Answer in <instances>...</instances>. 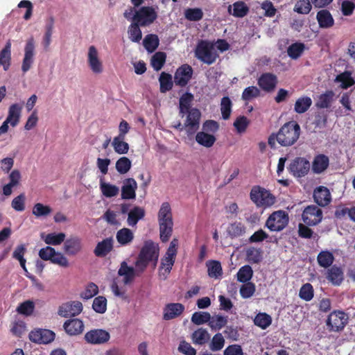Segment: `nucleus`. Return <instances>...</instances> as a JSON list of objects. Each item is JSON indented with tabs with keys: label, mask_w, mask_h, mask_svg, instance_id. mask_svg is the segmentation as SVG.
Instances as JSON below:
<instances>
[{
	"label": "nucleus",
	"mask_w": 355,
	"mask_h": 355,
	"mask_svg": "<svg viewBox=\"0 0 355 355\" xmlns=\"http://www.w3.org/2000/svg\"><path fill=\"white\" fill-rule=\"evenodd\" d=\"M140 274L135 268L128 266L125 262H122L118 270L119 277L116 278L111 285V289L115 296L125 297V286L131 284L135 277Z\"/></svg>",
	"instance_id": "nucleus-1"
},
{
	"label": "nucleus",
	"mask_w": 355,
	"mask_h": 355,
	"mask_svg": "<svg viewBox=\"0 0 355 355\" xmlns=\"http://www.w3.org/2000/svg\"><path fill=\"white\" fill-rule=\"evenodd\" d=\"M159 252L158 244L151 241H146L135 263L137 271L142 273L150 263H153V267L155 268L159 257Z\"/></svg>",
	"instance_id": "nucleus-2"
},
{
	"label": "nucleus",
	"mask_w": 355,
	"mask_h": 355,
	"mask_svg": "<svg viewBox=\"0 0 355 355\" xmlns=\"http://www.w3.org/2000/svg\"><path fill=\"white\" fill-rule=\"evenodd\" d=\"M179 245L178 239H173L164 256L161 259L159 268V277L161 279L165 280L170 274L174 265Z\"/></svg>",
	"instance_id": "nucleus-3"
},
{
	"label": "nucleus",
	"mask_w": 355,
	"mask_h": 355,
	"mask_svg": "<svg viewBox=\"0 0 355 355\" xmlns=\"http://www.w3.org/2000/svg\"><path fill=\"white\" fill-rule=\"evenodd\" d=\"M300 135V127L295 121L285 123L276 135L277 141L283 146H289L294 144Z\"/></svg>",
	"instance_id": "nucleus-4"
},
{
	"label": "nucleus",
	"mask_w": 355,
	"mask_h": 355,
	"mask_svg": "<svg viewBox=\"0 0 355 355\" xmlns=\"http://www.w3.org/2000/svg\"><path fill=\"white\" fill-rule=\"evenodd\" d=\"M195 54L198 60L208 64L214 62L218 56L214 43L205 40L198 43Z\"/></svg>",
	"instance_id": "nucleus-5"
},
{
	"label": "nucleus",
	"mask_w": 355,
	"mask_h": 355,
	"mask_svg": "<svg viewBox=\"0 0 355 355\" xmlns=\"http://www.w3.org/2000/svg\"><path fill=\"white\" fill-rule=\"evenodd\" d=\"M86 58L87 67L93 74L100 75L103 73V61L99 50L94 45L88 47Z\"/></svg>",
	"instance_id": "nucleus-6"
},
{
	"label": "nucleus",
	"mask_w": 355,
	"mask_h": 355,
	"mask_svg": "<svg viewBox=\"0 0 355 355\" xmlns=\"http://www.w3.org/2000/svg\"><path fill=\"white\" fill-rule=\"evenodd\" d=\"M22 108L23 105L19 103L12 104L8 107L6 119L0 126V136L8 132L9 125L15 128L19 124L21 116Z\"/></svg>",
	"instance_id": "nucleus-7"
},
{
	"label": "nucleus",
	"mask_w": 355,
	"mask_h": 355,
	"mask_svg": "<svg viewBox=\"0 0 355 355\" xmlns=\"http://www.w3.org/2000/svg\"><path fill=\"white\" fill-rule=\"evenodd\" d=\"M250 198L257 207H268L275 202V196L269 191L261 187H254L252 189Z\"/></svg>",
	"instance_id": "nucleus-8"
},
{
	"label": "nucleus",
	"mask_w": 355,
	"mask_h": 355,
	"mask_svg": "<svg viewBox=\"0 0 355 355\" xmlns=\"http://www.w3.org/2000/svg\"><path fill=\"white\" fill-rule=\"evenodd\" d=\"M288 221V213L283 210H278L269 216L266 220V226L272 232H280L287 226Z\"/></svg>",
	"instance_id": "nucleus-9"
},
{
	"label": "nucleus",
	"mask_w": 355,
	"mask_h": 355,
	"mask_svg": "<svg viewBox=\"0 0 355 355\" xmlns=\"http://www.w3.org/2000/svg\"><path fill=\"white\" fill-rule=\"evenodd\" d=\"M39 257L44 261H50L54 264L67 268L69 266L67 258L61 252L55 251L54 248L46 246L40 250Z\"/></svg>",
	"instance_id": "nucleus-10"
},
{
	"label": "nucleus",
	"mask_w": 355,
	"mask_h": 355,
	"mask_svg": "<svg viewBox=\"0 0 355 355\" xmlns=\"http://www.w3.org/2000/svg\"><path fill=\"white\" fill-rule=\"evenodd\" d=\"M36 43L33 36L28 38L24 48V58L21 63V71L27 72L34 63Z\"/></svg>",
	"instance_id": "nucleus-11"
},
{
	"label": "nucleus",
	"mask_w": 355,
	"mask_h": 355,
	"mask_svg": "<svg viewBox=\"0 0 355 355\" xmlns=\"http://www.w3.org/2000/svg\"><path fill=\"white\" fill-rule=\"evenodd\" d=\"M157 17V11L153 6H143L136 12V22L141 26L153 24Z\"/></svg>",
	"instance_id": "nucleus-12"
},
{
	"label": "nucleus",
	"mask_w": 355,
	"mask_h": 355,
	"mask_svg": "<svg viewBox=\"0 0 355 355\" xmlns=\"http://www.w3.org/2000/svg\"><path fill=\"white\" fill-rule=\"evenodd\" d=\"M348 316L341 311H335L331 312L327 321V325L331 331H338L342 330L347 324Z\"/></svg>",
	"instance_id": "nucleus-13"
},
{
	"label": "nucleus",
	"mask_w": 355,
	"mask_h": 355,
	"mask_svg": "<svg viewBox=\"0 0 355 355\" xmlns=\"http://www.w3.org/2000/svg\"><path fill=\"white\" fill-rule=\"evenodd\" d=\"M83 304L79 301H70L60 305L58 314L64 318L73 317L79 315L83 311Z\"/></svg>",
	"instance_id": "nucleus-14"
},
{
	"label": "nucleus",
	"mask_w": 355,
	"mask_h": 355,
	"mask_svg": "<svg viewBox=\"0 0 355 355\" xmlns=\"http://www.w3.org/2000/svg\"><path fill=\"white\" fill-rule=\"evenodd\" d=\"M322 218V210L315 205L306 207L302 213V220L307 225H315Z\"/></svg>",
	"instance_id": "nucleus-15"
},
{
	"label": "nucleus",
	"mask_w": 355,
	"mask_h": 355,
	"mask_svg": "<svg viewBox=\"0 0 355 355\" xmlns=\"http://www.w3.org/2000/svg\"><path fill=\"white\" fill-rule=\"evenodd\" d=\"M110 334L104 329H93L85 334V340L92 345H102L109 341Z\"/></svg>",
	"instance_id": "nucleus-16"
},
{
	"label": "nucleus",
	"mask_w": 355,
	"mask_h": 355,
	"mask_svg": "<svg viewBox=\"0 0 355 355\" xmlns=\"http://www.w3.org/2000/svg\"><path fill=\"white\" fill-rule=\"evenodd\" d=\"M310 169V163L304 158L295 159L289 166L290 172L296 177L304 176Z\"/></svg>",
	"instance_id": "nucleus-17"
},
{
	"label": "nucleus",
	"mask_w": 355,
	"mask_h": 355,
	"mask_svg": "<svg viewBox=\"0 0 355 355\" xmlns=\"http://www.w3.org/2000/svg\"><path fill=\"white\" fill-rule=\"evenodd\" d=\"M187 113L184 127L188 135H193L199 128L200 112L198 109L193 108Z\"/></svg>",
	"instance_id": "nucleus-18"
},
{
	"label": "nucleus",
	"mask_w": 355,
	"mask_h": 355,
	"mask_svg": "<svg viewBox=\"0 0 355 355\" xmlns=\"http://www.w3.org/2000/svg\"><path fill=\"white\" fill-rule=\"evenodd\" d=\"M29 339L36 343L48 344L55 339V334L49 329H37L29 334Z\"/></svg>",
	"instance_id": "nucleus-19"
},
{
	"label": "nucleus",
	"mask_w": 355,
	"mask_h": 355,
	"mask_svg": "<svg viewBox=\"0 0 355 355\" xmlns=\"http://www.w3.org/2000/svg\"><path fill=\"white\" fill-rule=\"evenodd\" d=\"M184 311V306L181 303L167 304L163 309V318L171 320L180 316Z\"/></svg>",
	"instance_id": "nucleus-20"
},
{
	"label": "nucleus",
	"mask_w": 355,
	"mask_h": 355,
	"mask_svg": "<svg viewBox=\"0 0 355 355\" xmlns=\"http://www.w3.org/2000/svg\"><path fill=\"white\" fill-rule=\"evenodd\" d=\"M193 70L187 64H184L179 67L175 74L174 81L177 85L184 86L191 78Z\"/></svg>",
	"instance_id": "nucleus-21"
},
{
	"label": "nucleus",
	"mask_w": 355,
	"mask_h": 355,
	"mask_svg": "<svg viewBox=\"0 0 355 355\" xmlns=\"http://www.w3.org/2000/svg\"><path fill=\"white\" fill-rule=\"evenodd\" d=\"M63 250L69 256H74L82 250L81 239L77 236H71L64 243Z\"/></svg>",
	"instance_id": "nucleus-22"
},
{
	"label": "nucleus",
	"mask_w": 355,
	"mask_h": 355,
	"mask_svg": "<svg viewBox=\"0 0 355 355\" xmlns=\"http://www.w3.org/2000/svg\"><path fill=\"white\" fill-rule=\"evenodd\" d=\"M277 83V76L270 73H263L258 80L259 87L266 92L273 91Z\"/></svg>",
	"instance_id": "nucleus-23"
},
{
	"label": "nucleus",
	"mask_w": 355,
	"mask_h": 355,
	"mask_svg": "<svg viewBox=\"0 0 355 355\" xmlns=\"http://www.w3.org/2000/svg\"><path fill=\"white\" fill-rule=\"evenodd\" d=\"M137 182L133 178H128L123 182L121 188V198L123 199H134L136 197Z\"/></svg>",
	"instance_id": "nucleus-24"
},
{
	"label": "nucleus",
	"mask_w": 355,
	"mask_h": 355,
	"mask_svg": "<svg viewBox=\"0 0 355 355\" xmlns=\"http://www.w3.org/2000/svg\"><path fill=\"white\" fill-rule=\"evenodd\" d=\"M63 327L66 332L71 336L80 334L84 330L83 322L77 318L66 321Z\"/></svg>",
	"instance_id": "nucleus-25"
},
{
	"label": "nucleus",
	"mask_w": 355,
	"mask_h": 355,
	"mask_svg": "<svg viewBox=\"0 0 355 355\" xmlns=\"http://www.w3.org/2000/svg\"><path fill=\"white\" fill-rule=\"evenodd\" d=\"M313 198L315 202L320 206H326L331 202V194L324 187H319L315 189Z\"/></svg>",
	"instance_id": "nucleus-26"
},
{
	"label": "nucleus",
	"mask_w": 355,
	"mask_h": 355,
	"mask_svg": "<svg viewBox=\"0 0 355 355\" xmlns=\"http://www.w3.org/2000/svg\"><path fill=\"white\" fill-rule=\"evenodd\" d=\"M114 240L112 238H107L99 242L94 249V254L99 257H105L113 248Z\"/></svg>",
	"instance_id": "nucleus-27"
},
{
	"label": "nucleus",
	"mask_w": 355,
	"mask_h": 355,
	"mask_svg": "<svg viewBox=\"0 0 355 355\" xmlns=\"http://www.w3.org/2000/svg\"><path fill=\"white\" fill-rule=\"evenodd\" d=\"M100 190L102 195L106 198L116 197L120 191L117 186L106 182L103 178L100 179Z\"/></svg>",
	"instance_id": "nucleus-28"
},
{
	"label": "nucleus",
	"mask_w": 355,
	"mask_h": 355,
	"mask_svg": "<svg viewBox=\"0 0 355 355\" xmlns=\"http://www.w3.org/2000/svg\"><path fill=\"white\" fill-rule=\"evenodd\" d=\"M196 141L203 147L211 148L216 142V138L214 135L201 130L196 134Z\"/></svg>",
	"instance_id": "nucleus-29"
},
{
	"label": "nucleus",
	"mask_w": 355,
	"mask_h": 355,
	"mask_svg": "<svg viewBox=\"0 0 355 355\" xmlns=\"http://www.w3.org/2000/svg\"><path fill=\"white\" fill-rule=\"evenodd\" d=\"M41 238L47 245H58L65 240L66 234L63 232L50 233L47 234L42 233Z\"/></svg>",
	"instance_id": "nucleus-30"
},
{
	"label": "nucleus",
	"mask_w": 355,
	"mask_h": 355,
	"mask_svg": "<svg viewBox=\"0 0 355 355\" xmlns=\"http://www.w3.org/2000/svg\"><path fill=\"white\" fill-rule=\"evenodd\" d=\"M249 8L243 1H236L233 5L228 6V12L236 17H243L247 15Z\"/></svg>",
	"instance_id": "nucleus-31"
},
{
	"label": "nucleus",
	"mask_w": 355,
	"mask_h": 355,
	"mask_svg": "<svg viewBox=\"0 0 355 355\" xmlns=\"http://www.w3.org/2000/svg\"><path fill=\"white\" fill-rule=\"evenodd\" d=\"M11 60V42L8 40L4 48L0 51V66L7 71L10 65Z\"/></svg>",
	"instance_id": "nucleus-32"
},
{
	"label": "nucleus",
	"mask_w": 355,
	"mask_h": 355,
	"mask_svg": "<svg viewBox=\"0 0 355 355\" xmlns=\"http://www.w3.org/2000/svg\"><path fill=\"white\" fill-rule=\"evenodd\" d=\"M329 158L324 155H317L312 164V169L315 173H320L325 171L329 166Z\"/></svg>",
	"instance_id": "nucleus-33"
},
{
	"label": "nucleus",
	"mask_w": 355,
	"mask_h": 355,
	"mask_svg": "<svg viewBox=\"0 0 355 355\" xmlns=\"http://www.w3.org/2000/svg\"><path fill=\"white\" fill-rule=\"evenodd\" d=\"M159 223H169L173 221L171 208L168 202H164L158 212Z\"/></svg>",
	"instance_id": "nucleus-34"
},
{
	"label": "nucleus",
	"mask_w": 355,
	"mask_h": 355,
	"mask_svg": "<svg viewBox=\"0 0 355 355\" xmlns=\"http://www.w3.org/2000/svg\"><path fill=\"white\" fill-rule=\"evenodd\" d=\"M145 215V211L143 208L135 207L130 211L128 216V224L130 226H135L137 222L142 219Z\"/></svg>",
	"instance_id": "nucleus-35"
},
{
	"label": "nucleus",
	"mask_w": 355,
	"mask_h": 355,
	"mask_svg": "<svg viewBox=\"0 0 355 355\" xmlns=\"http://www.w3.org/2000/svg\"><path fill=\"white\" fill-rule=\"evenodd\" d=\"M208 275L214 279H218L222 275V267L220 263L218 261H208L206 263Z\"/></svg>",
	"instance_id": "nucleus-36"
},
{
	"label": "nucleus",
	"mask_w": 355,
	"mask_h": 355,
	"mask_svg": "<svg viewBox=\"0 0 355 355\" xmlns=\"http://www.w3.org/2000/svg\"><path fill=\"white\" fill-rule=\"evenodd\" d=\"M210 338L209 332L202 328L198 329L191 335V340L196 345H203Z\"/></svg>",
	"instance_id": "nucleus-37"
},
{
	"label": "nucleus",
	"mask_w": 355,
	"mask_h": 355,
	"mask_svg": "<svg viewBox=\"0 0 355 355\" xmlns=\"http://www.w3.org/2000/svg\"><path fill=\"white\" fill-rule=\"evenodd\" d=\"M245 232V225L241 222L230 223L227 228V233L231 238L242 236Z\"/></svg>",
	"instance_id": "nucleus-38"
},
{
	"label": "nucleus",
	"mask_w": 355,
	"mask_h": 355,
	"mask_svg": "<svg viewBox=\"0 0 355 355\" xmlns=\"http://www.w3.org/2000/svg\"><path fill=\"white\" fill-rule=\"evenodd\" d=\"M116 238L121 245H125L132 241L134 234L130 229L123 228L117 232Z\"/></svg>",
	"instance_id": "nucleus-39"
},
{
	"label": "nucleus",
	"mask_w": 355,
	"mask_h": 355,
	"mask_svg": "<svg viewBox=\"0 0 355 355\" xmlns=\"http://www.w3.org/2000/svg\"><path fill=\"white\" fill-rule=\"evenodd\" d=\"M125 137H115L112 141L114 151L118 154H126L129 150V144L124 141Z\"/></svg>",
	"instance_id": "nucleus-40"
},
{
	"label": "nucleus",
	"mask_w": 355,
	"mask_h": 355,
	"mask_svg": "<svg viewBox=\"0 0 355 355\" xmlns=\"http://www.w3.org/2000/svg\"><path fill=\"white\" fill-rule=\"evenodd\" d=\"M317 19L322 28H329L333 26L334 19L329 12L325 10L319 11L317 14Z\"/></svg>",
	"instance_id": "nucleus-41"
},
{
	"label": "nucleus",
	"mask_w": 355,
	"mask_h": 355,
	"mask_svg": "<svg viewBox=\"0 0 355 355\" xmlns=\"http://www.w3.org/2000/svg\"><path fill=\"white\" fill-rule=\"evenodd\" d=\"M52 212V209L49 205L42 203H35L32 209V214L36 218L47 217Z\"/></svg>",
	"instance_id": "nucleus-42"
},
{
	"label": "nucleus",
	"mask_w": 355,
	"mask_h": 355,
	"mask_svg": "<svg viewBox=\"0 0 355 355\" xmlns=\"http://www.w3.org/2000/svg\"><path fill=\"white\" fill-rule=\"evenodd\" d=\"M227 323V317L220 315L211 316L209 326L212 330L217 331L221 329Z\"/></svg>",
	"instance_id": "nucleus-43"
},
{
	"label": "nucleus",
	"mask_w": 355,
	"mask_h": 355,
	"mask_svg": "<svg viewBox=\"0 0 355 355\" xmlns=\"http://www.w3.org/2000/svg\"><path fill=\"white\" fill-rule=\"evenodd\" d=\"M328 279L334 285H339L343 280V272L338 267H332L328 270Z\"/></svg>",
	"instance_id": "nucleus-44"
},
{
	"label": "nucleus",
	"mask_w": 355,
	"mask_h": 355,
	"mask_svg": "<svg viewBox=\"0 0 355 355\" xmlns=\"http://www.w3.org/2000/svg\"><path fill=\"white\" fill-rule=\"evenodd\" d=\"M312 100L310 97L303 96L299 98L295 103V111L298 114L305 112L311 105Z\"/></svg>",
	"instance_id": "nucleus-45"
},
{
	"label": "nucleus",
	"mask_w": 355,
	"mask_h": 355,
	"mask_svg": "<svg viewBox=\"0 0 355 355\" xmlns=\"http://www.w3.org/2000/svg\"><path fill=\"white\" fill-rule=\"evenodd\" d=\"M193 100V96L190 93L184 94L180 98V112L185 114L191 109V103Z\"/></svg>",
	"instance_id": "nucleus-46"
},
{
	"label": "nucleus",
	"mask_w": 355,
	"mask_h": 355,
	"mask_svg": "<svg viewBox=\"0 0 355 355\" xmlns=\"http://www.w3.org/2000/svg\"><path fill=\"white\" fill-rule=\"evenodd\" d=\"M132 166L130 159L126 157H120L115 164V168L117 172L120 174L127 173Z\"/></svg>",
	"instance_id": "nucleus-47"
},
{
	"label": "nucleus",
	"mask_w": 355,
	"mask_h": 355,
	"mask_svg": "<svg viewBox=\"0 0 355 355\" xmlns=\"http://www.w3.org/2000/svg\"><path fill=\"white\" fill-rule=\"evenodd\" d=\"M271 317L265 313H258L254 319V324L259 327L262 329H266L271 324Z\"/></svg>",
	"instance_id": "nucleus-48"
},
{
	"label": "nucleus",
	"mask_w": 355,
	"mask_h": 355,
	"mask_svg": "<svg viewBox=\"0 0 355 355\" xmlns=\"http://www.w3.org/2000/svg\"><path fill=\"white\" fill-rule=\"evenodd\" d=\"M160 239L163 242H166L173 232V222L159 223Z\"/></svg>",
	"instance_id": "nucleus-49"
},
{
	"label": "nucleus",
	"mask_w": 355,
	"mask_h": 355,
	"mask_svg": "<svg viewBox=\"0 0 355 355\" xmlns=\"http://www.w3.org/2000/svg\"><path fill=\"white\" fill-rule=\"evenodd\" d=\"M336 81L340 83V87L343 89H347L355 83L354 78L352 77L351 73L348 71H345L337 76Z\"/></svg>",
	"instance_id": "nucleus-50"
},
{
	"label": "nucleus",
	"mask_w": 355,
	"mask_h": 355,
	"mask_svg": "<svg viewBox=\"0 0 355 355\" xmlns=\"http://www.w3.org/2000/svg\"><path fill=\"white\" fill-rule=\"evenodd\" d=\"M253 271L252 268L245 265L241 267L237 272V279L241 282H248L250 281L252 277Z\"/></svg>",
	"instance_id": "nucleus-51"
},
{
	"label": "nucleus",
	"mask_w": 355,
	"mask_h": 355,
	"mask_svg": "<svg viewBox=\"0 0 355 355\" xmlns=\"http://www.w3.org/2000/svg\"><path fill=\"white\" fill-rule=\"evenodd\" d=\"M159 83H160V91L162 93H165L167 91H169L173 86L172 77L171 75L162 72L159 77Z\"/></svg>",
	"instance_id": "nucleus-52"
},
{
	"label": "nucleus",
	"mask_w": 355,
	"mask_h": 355,
	"mask_svg": "<svg viewBox=\"0 0 355 355\" xmlns=\"http://www.w3.org/2000/svg\"><path fill=\"white\" fill-rule=\"evenodd\" d=\"M334 259L333 254L328 251H322L318 256V263L323 268H327L331 266Z\"/></svg>",
	"instance_id": "nucleus-53"
},
{
	"label": "nucleus",
	"mask_w": 355,
	"mask_h": 355,
	"mask_svg": "<svg viewBox=\"0 0 355 355\" xmlns=\"http://www.w3.org/2000/svg\"><path fill=\"white\" fill-rule=\"evenodd\" d=\"M26 252V248L24 245H18L14 250L12 257L13 258L17 259L21 268L24 269L25 272H28V270L26 268V259L24 258V255Z\"/></svg>",
	"instance_id": "nucleus-54"
},
{
	"label": "nucleus",
	"mask_w": 355,
	"mask_h": 355,
	"mask_svg": "<svg viewBox=\"0 0 355 355\" xmlns=\"http://www.w3.org/2000/svg\"><path fill=\"white\" fill-rule=\"evenodd\" d=\"M93 309L98 313H104L107 310V300L103 296H98L93 301Z\"/></svg>",
	"instance_id": "nucleus-55"
},
{
	"label": "nucleus",
	"mask_w": 355,
	"mask_h": 355,
	"mask_svg": "<svg viewBox=\"0 0 355 355\" xmlns=\"http://www.w3.org/2000/svg\"><path fill=\"white\" fill-rule=\"evenodd\" d=\"M211 315L208 312H195L191 317V322L197 325L209 322Z\"/></svg>",
	"instance_id": "nucleus-56"
},
{
	"label": "nucleus",
	"mask_w": 355,
	"mask_h": 355,
	"mask_svg": "<svg viewBox=\"0 0 355 355\" xmlns=\"http://www.w3.org/2000/svg\"><path fill=\"white\" fill-rule=\"evenodd\" d=\"M138 23L132 24L128 28L129 38L134 42H138L141 39V31Z\"/></svg>",
	"instance_id": "nucleus-57"
},
{
	"label": "nucleus",
	"mask_w": 355,
	"mask_h": 355,
	"mask_svg": "<svg viewBox=\"0 0 355 355\" xmlns=\"http://www.w3.org/2000/svg\"><path fill=\"white\" fill-rule=\"evenodd\" d=\"M333 96V92H327L323 94H321L316 103L317 107L320 108H327L331 103Z\"/></svg>",
	"instance_id": "nucleus-58"
},
{
	"label": "nucleus",
	"mask_w": 355,
	"mask_h": 355,
	"mask_svg": "<svg viewBox=\"0 0 355 355\" xmlns=\"http://www.w3.org/2000/svg\"><path fill=\"white\" fill-rule=\"evenodd\" d=\"M225 345V339L221 334L218 333L214 336L211 341L209 348L211 351L220 350Z\"/></svg>",
	"instance_id": "nucleus-59"
},
{
	"label": "nucleus",
	"mask_w": 355,
	"mask_h": 355,
	"mask_svg": "<svg viewBox=\"0 0 355 355\" xmlns=\"http://www.w3.org/2000/svg\"><path fill=\"white\" fill-rule=\"evenodd\" d=\"M260 94V90L255 86H250L245 88L242 93V99L248 101L257 98Z\"/></svg>",
	"instance_id": "nucleus-60"
},
{
	"label": "nucleus",
	"mask_w": 355,
	"mask_h": 355,
	"mask_svg": "<svg viewBox=\"0 0 355 355\" xmlns=\"http://www.w3.org/2000/svg\"><path fill=\"white\" fill-rule=\"evenodd\" d=\"M304 45L302 43H294L288 48V54L293 59H297L302 53Z\"/></svg>",
	"instance_id": "nucleus-61"
},
{
	"label": "nucleus",
	"mask_w": 355,
	"mask_h": 355,
	"mask_svg": "<svg viewBox=\"0 0 355 355\" xmlns=\"http://www.w3.org/2000/svg\"><path fill=\"white\" fill-rule=\"evenodd\" d=\"M166 60V55L162 52L156 53L151 59V65L156 71L162 69Z\"/></svg>",
	"instance_id": "nucleus-62"
},
{
	"label": "nucleus",
	"mask_w": 355,
	"mask_h": 355,
	"mask_svg": "<svg viewBox=\"0 0 355 355\" xmlns=\"http://www.w3.org/2000/svg\"><path fill=\"white\" fill-rule=\"evenodd\" d=\"M186 19L190 21H199L202 18L203 12L200 8H189L184 12Z\"/></svg>",
	"instance_id": "nucleus-63"
},
{
	"label": "nucleus",
	"mask_w": 355,
	"mask_h": 355,
	"mask_svg": "<svg viewBox=\"0 0 355 355\" xmlns=\"http://www.w3.org/2000/svg\"><path fill=\"white\" fill-rule=\"evenodd\" d=\"M299 296L305 301H310L313 297V288L311 284L307 283L303 285L300 290Z\"/></svg>",
	"instance_id": "nucleus-64"
}]
</instances>
